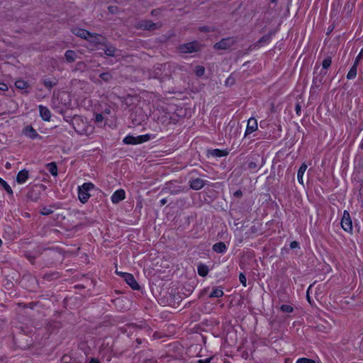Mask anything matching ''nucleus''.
Wrapping results in <instances>:
<instances>
[{"label": "nucleus", "mask_w": 363, "mask_h": 363, "mask_svg": "<svg viewBox=\"0 0 363 363\" xmlns=\"http://www.w3.org/2000/svg\"><path fill=\"white\" fill-rule=\"evenodd\" d=\"M71 124L79 135H89L93 132V127L81 116H74L71 120Z\"/></svg>", "instance_id": "nucleus-1"}, {"label": "nucleus", "mask_w": 363, "mask_h": 363, "mask_svg": "<svg viewBox=\"0 0 363 363\" xmlns=\"http://www.w3.org/2000/svg\"><path fill=\"white\" fill-rule=\"evenodd\" d=\"M95 186L91 182H85L82 185L78 186V198L82 203H85L88 201L91 196L89 191L93 190Z\"/></svg>", "instance_id": "nucleus-2"}, {"label": "nucleus", "mask_w": 363, "mask_h": 363, "mask_svg": "<svg viewBox=\"0 0 363 363\" xmlns=\"http://www.w3.org/2000/svg\"><path fill=\"white\" fill-rule=\"evenodd\" d=\"M167 65L165 64H158L155 65L150 73V78L157 79L163 81L169 77V74L165 72Z\"/></svg>", "instance_id": "nucleus-3"}, {"label": "nucleus", "mask_w": 363, "mask_h": 363, "mask_svg": "<svg viewBox=\"0 0 363 363\" xmlns=\"http://www.w3.org/2000/svg\"><path fill=\"white\" fill-rule=\"evenodd\" d=\"M72 32L75 35L80 37L84 40H88L91 42H95V39H96L99 35L95 33H90L86 29L81 28H74L72 29Z\"/></svg>", "instance_id": "nucleus-4"}, {"label": "nucleus", "mask_w": 363, "mask_h": 363, "mask_svg": "<svg viewBox=\"0 0 363 363\" xmlns=\"http://www.w3.org/2000/svg\"><path fill=\"white\" fill-rule=\"evenodd\" d=\"M200 50V44L197 41L184 43L179 46V50L182 53H192Z\"/></svg>", "instance_id": "nucleus-5"}, {"label": "nucleus", "mask_w": 363, "mask_h": 363, "mask_svg": "<svg viewBox=\"0 0 363 363\" xmlns=\"http://www.w3.org/2000/svg\"><path fill=\"white\" fill-rule=\"evenodd\" d=\"M116 273L123 277L125 281L131 287V289L133 290L140 289V285L132 274L118 271H116Z\"/></svg>", "instance_id": "nucleus-6"}, {"label": "nucleus", "mask_w": 363, "mask_h": 363, "mask_svg": "<svg viewBox=\"0 0 363 363\" xmlns=\"http://www.w3.org/2000/svg\"><path fill=\"white\" fill-rule=\"evenodd\" d=\"M162 24L157 26V23H153L150 20H144L138 22L137 23L136 28L138 29L144 30H154L159 28H160Z\"/></svg>", "instance_id": "nucleus-7"}, {"label": "nucleus", "mask_w": 363, "mask_h": 363, "mask_svg": "<svg viewBox=\"0 0 363 363\" xmlns=\"http://www.w3.org/2000/svg\"><path fill=\"white\" fill-rule=\"evenodd\" d=\"M341 226L346 232H351L352 230V222L350 215L347 211H344L343 216L341 220Z\"/></svg>", "instance_id": "nucleus-8"}, {"label": "nucleus", "mask_w": 363, "mask_h": 363, "mask_svg": "<svg viewBox=\"0 0 363 363\" xmlns=\"http://www.w3.org/2000/svg\"><path fill=\"white\" fill-rule=\"evenodd\" d=\"M189 183L191 189L194 190H200L206 184V181L200 178H196L189 180Z\"/></svg>", "instance_id": "nucleus-9"}, {"label": "nucleus", "mask_w": 363, "mask_h": 363, "mask_svg": "<svg viewBox=\"0 0 363 363\" xmlns=\"http://www.w3.org/2000/svg\"><path fill=\"white\" fill-rule=\"evenodd\" d=\"M125 198V192L123 189L116 190L111 196V200L113 203H118Z\"/></svg>", "instance_id": "nucleus-10"}, {"label": "nucleus", "mask_w": 363, "mask_h": 363, "mask_svg": "<svg viewBox=\"0 0 363 363\" xmlns=\"http://www.w3.org/2000/svg\"><path fill=\"white\" fill-rule=\"evenodd\" d=\"M257 129V122L255 118H250L247 121L245 136L255 132Z\"/></svg>", "instance_id": "nucleus-11"}, {"label": "nucleus", "mask_w": 363, "mask_h": 363, "mask_svg": "<svg viewBox=\"0 0 363 363\" xmlns=\"http://www.w3.org/2000/svg\"><path fill=\"white\" fill-rule=\"evenodd\" d=\"M359 61H360V57L355 58V60H354L352 67L350 68V69L349 70V72L347 74V79H353L356 77L357 66L359 65Z\"/></svg>", "instance_id": "nucleus-12"}, {"label": "nucleus", "mask_w": 363, "mask_h": 363, "mask_svg": "<svg viewBox=\"0 0 363 363\" xmlns=\"http://www.w3.org/2000/svg\"><path fill=\"white\" fill-rule=\"evenodd\" d=\"M38 108L40 116L42 118V119L45 121H50L51 118V112L49 110V108L43 105H39Z\"/></svg>", "instance_id": "nucleus-13"}, {"label": "nucleus", "mask_w": 363, "mask_h": 363, "mask_svg": "<svg viewBox=\"0 0 363 363\" xmlns=\"http://www.w3.org/2000/svg\"><path fill=\"white\" fill-rule=\"evenodd\" d=\"M230 40V38H223L214 45V48L216 50H226L232 45Z\"/></svg>", "instance_id": "nucleus-14"}, {"label": "nucleus", "mask_w": 363, "mask_h": 363, "mask_svg": "<svg viewBox=\"0 0 363 363\" xmlns=\"http://www.w3.org/2000/svg\"><path fill=\"white\" fill-rule=\"evenodd\" d=\"M212 250L216 253L224 254L227 252L228 247L225 242H218L213 245Z\"/></svg>", "instance_id": "nucleus-15"}, {"label": "nucleus", "mask_w": 363, "mask_h": 363, "mask_svg": "<svg viewBox=\"0 0 363 363\" xmlns=\"http://www.w3.org/2000/svg\"><path fill=\"white\" fill-rule=\"evenodd\" d=\"M29 177L28 171L23 169L18 172L16 176V182L18 184H23Z\"/></svg>", "instance_id": "nucleus-16"}, {"label": "nucleus", "mask_w": 363, "mask_h": 363, "mask_svg": "<svg viewBox=\"0 0 363 363\" xmlns=\"http://www.w3.org/2000/svg\"><path fill=\"white\" fill-rule=\"evenodd\" d=\"M228 152L226 150L213 149L208 151V155L214 157H222L227 156Z\"/></svg>", "instance_id": "nucleus-17"}, {"label": "nucleus", "mask_w": 363, "mask_h": 363, "mask_svg": "<svg viewBox=\"0 0 363 363\" xmlns=\"http://www.w3.org/2000/svg\"><path fill=\"white\" fill-rule=\"evenodd\" d=\"M15 86L18 89L24 90L25 93H28V89L30 87V84L28 82L19 79L15 82Z\"/></svg>", "instance_id": "nucleus-18"}, {"label": "nucleus", "mask_w": 363, "mask_h": 363, "mask_svg": "<svg viewBox=\"0 0 363 363\" xmlns=\"http://www.w3.org/2000/svg\"><path fill=\"white\" fill-rule=\"evenodd\" d=\"M42 83L48 89L50 90L58 84V79L56 78H47L44 79Z\"/></svg>", "instance_id": "nucleus-19"}, {"label": "nucleus", "mask_w": 363, "mask_h": 363, "mask_svg": "<svg viewBox=\"0 0 363 363\" xmlns=\"http://www.w3.org/2000/svg\"><path fill=\"white\" fill-rule=\"evenodd\" d=\"M25 135L30 138V139H35L36 138L39 137V135L38 133H37V131L31 126V125H29V126H27L26 128H25Z\"/></svg>", "instance_id": "nucleus-20"}, {"label": "nucleus", "mask_w": 363, "mask_h": 363, "mask_svg": "<svg viewBox=\"0 0 363 363\" xmlns=\"http://www.w3.org/2000/svg\"><path fill=\"white\" fill-rule=\"evenodd\" d=\"M123 142L126 145H138L140 144L138 136L127 135L125 136Z\"/></svg>", "instance_id": "nucleus-21"}, {"label": "nucleus", "mask_w": 363, "mask_h": 363, "mask_svg": "<svg viewBox=\"0 0 363 363\" xmlns=\"http://www.w3.org/2000/svg\"><path fill=\"white\" fill-rule=\"evenodd\" d=\"M77 57V52L72 50H68L65 53V57L66 61L69 63L73 62L75 61Z\"/></svg>", "instance_id": "nucleus-22"}, {"label": "nucleus", "mask_w": 363, "mask_h": 363, "mask_svg": "<svg viewBox=\"0 0 363 363\" xmlns=\"http://www.w3.org/2000/svg\"><path fill=\"white\" fill-rule=\"evenodd\" d=\"M307 169V165L306 163H303L298 170V174H297V178H298V182L301 184H303V174L306 172Z\"/></svg>", "instance_id": "nucleus-23"}, {"label": "nucleus", "mask_w": 363, "mask_h": 363, "mask_svg": "<svg viewBox=\"0 0 363 363\" xmlns=\"http://www.w3.org/2000/svg\"><path fill=\"white\" fill-rule=\"evenodd\" d=\"M197 271L199 276L204 277L208 274L209 269L207 265L200 263L197 266Z\"/></svg>", "instance_id": "nucleus-24"}, {"label": "nucleus", "mask_w": 363, "mask_h": 363, "mask_svg": "<svg viewBox=\"0 0 363 363\" xmlns=\"http://www.w3.org/2000/svg\"><path fill=\"white\" fill-rule=\"evenodd\" d=\"M223 294H224V293H223L222 288L218 287V288L214 289L211 291V293L209 294V297L210 298H220V297H222L223 296Z\"/></svg>", "instance_id": "nucleus-25"}, {"label": "nucleus", "mask_w": 363, "mask_h": 363, "mask_svg": "<svg viewBox=\"0 0 363 363\" xmlns=\"http://www.w3.org/2000/svg\"><path fill=\"white\" fill-rule=\"evenodd\" d=\"M47 169L52 176L56 177L57 175V167L55 162L48 163L47 164Z\"/></svg>", "instance_id": "nucleus-26"}, {"label": "nucleus", "mask_w": 363, "mask_h": 363, "mask_svg": "<svg viewBox=\"0 0 363 363\" xmlns=\"http://www.w3.org/2000/svg\"><path fill=\"white\" fill-rule=\"evenodd\" d=\"M0 184L2 186V187L4 189V190L10 195L13 194V190L11 189V186L9 185V184L4 180L2 178L0 177Z\"/></svg>", "instance_id": "nucleus-27"}, {"label": "nucleus", "mask_w": 363, "mask_h": 363, "mask_svg": "<svg viewBox=\"0 0 363 363\" xmlns=\"http://www.w3.org/2000/svg\"><path fill=\"white\" fill-rule=\"evenodd\" d=\"M99 77L105 82H110L113 79V75L110 72H103Z\"/></svg>", "instance_id": "nucleus-28"}, {"label": "nucleus", "mask_w": 363, "mask_h": 363, "mask_svg": "<svg viewBox=\"0 0 363 363\" xmlns=\"http://www.w3.org/2000/svg\"><path fill=\"white\" fill-rule=\"evenodd\" d=\"M104 52L106 55L114 57L116 55V49L113 46H108L106 48Z\"/></svg>", "instance_id": "nucleus-29"}, {"label": "nucleus", "mask_w": 363, "mask_h": 363, "mask_svg": "<svg viewBox=\"0 0 363 363\" xmlns=\"http://www.w3.org/2000/svg\"><path fill=\"white\" fill-rule=\"evenodd\" d=\"M205 67L203 66H201V65H198L195 68V74L197 76V77H202L204 74H205Z\"/></svg>", "instance_id": "nucleus-30"}, {"label": "nucleus", "mask_w": 363, "mask_h": 363, "mask_svg": "<svg viewBox=\"0 0 363 363\" xmlns=\"http://www.w3.org/2000/svg\"><path fill=\"white\" fill-rule=\"evenodd\" d=\"M272 34L273 33L272 32H269V33L263 35L259 40V43H268L272 39Z\"/></svg>", "instance_id": "nucleus-31"}, {"label": "nucleus", "mask_w": 363, "mask_h": 363, "mask_svg": "<svg viewBox=\"0 0 363 363\" xmlns=\"http://www.w3.org/2000/svg\"><path fill=\"white\" fill-rule=\"evenodd\" d=\"M152 138H153V137H152V135H150V134L138 135L140 144L145 143Z\"/></svg>", "instance_id": "nucleus-32"}, {"label": "nucleus", "mask_w": 363, "mask_h": 363, "mask_svg": "<svg viewBox=\"0 0 363 363\" xmlns=\"http://www.w3.org/2000/svg\"><path fill=\"white\" fill-rule=\"evenodd\" d=\"M280 309L284 313H291L294 311L293 307L287 304L281 305Z\"/></svg>", "instance_id": "nucleus-33"}, {"label": "nucleus", "mask_w": 363, "mask_h": 363, "mask_svg": "<svg viewBox=\"0 0 363 363\" xmlns=\"http://www.w3.org/2000/svg\"><path fill=\"white\" fill-rule=\"evenodd\" d=\"M331 63H332V60L330 57L325 58L322 62L323 68L328 69V67H330Z\"/></svg>", "instance_id": "nucleus-34"}, {"label": "nucleus", "mask_w": 363, "mask_h": 363, "mask_svg": "<svg viewBox=\"0 0 363 363\" xmlns=\"http://www.w3.org/2000/svg\"><path fill=\"white\" fill-rule=\"evenodd\" d=\"M296 363H316L315 360L306 357L298 358Z\"/></svg>", "instance_id": "nucleus-35"}, {"label": "nucleus", "mask_w": 363, "mask_h": 363, "mask_svg": "<svg viewBox=\"0 0 363 363\" xmlns=\"http://www.w3.org/2000/svg\"><path fill=\"white\" fill-rule=\"evenodd\" d=\"M239 281L242 284L243 286H247L246 277H245V274L243 273H242V272L240 273V274H239Z\"/></svg>", "instance_id": "nucleus-36"}, {"label": "nucleus", "mask_w": 363, "mask_h": 363, "mask_svg": "<svg viewBox=\"0 0 363 363\" xmlns=\"http://www.w3.org/2000/svg\"><path fill=\"white\" fill-rule=\"evenodd\" d=\"M52 213V211L47 207H44L42 208L40 213L43 216H49Z\"/></svg>", "instance_id": "nucleus-37"}, {"label": "nucleus", "mask_w": 363, "mask_h": 363, "mask_svg": "<svg viewBox=\"0 0 363 363\" xmlns=\"http://www.w3.org/2000/svg\"><path fill=\"white\" fill-rule=\"evenodd\" d=\"M108 10L111 13H116L118 12V8L115 6H109Z\"/></svg>", "instance_id": "nucleus-38"}, {"label": "nucleus", "mask_w": 363, "mask_h": 363, "mask_svg": "<svg viewBox=\"0 0 363 363\" xmlns=\"http://www.w3.org/2000/svg\"><path fill=\"white\" fill-rule=\"evenodd\" d=\"M295 111H296V113L298 115V116H301V106L300 104V103H296V105H295Z\"/></svg>", "instance_id": "nucleus-39"}, {"label": "nucleus", "mask_w": 363, "mask_h": 363, "mask_svg": "<svg viewBox=\"0 0 363 363\" xmlns=\"http://www.w3.org/2000/svg\"><path fill=\"white\" fill-rule=\"evenodd\" d=\"M57 275V273H52V274H45L43 276V279L47 280H51L54 278V277Z\"/></svg>", "instance_id": "nucleus-40"}, {"label": "nucleus", "mask_w": 363, "mask_h": 363, "mask_svg": "<svg viewBox=\"0 0 363 363\" xmlns=\"http://www.w3.org/2000/svg\"><path fill=\"white\" fill-rule=\"evenodd\" d=\"M95 120L97 123H101L104 120V116L101 113H97L95 116Z\"/></svg>", "instance_id": "nucleus-41"}, {"label": "nucleus", "mask_w": 363, "mask_h": 363, "mask_svg": "<svg viewBox=\"0 0 363 363\" xmlns=\"http://www.w3.org/2000/svg\"><path fill=\"white\" fill-rule=\"evenodd\" d=\"M70 360H71V357L69 355L65 354L62 357V362L63 363H69Z\"/></svg>", "instance_id": "nucleus-42"}, {"label": "nucleus", "mask_w": 363, "mask_h": 363, "mask_svg": "<svg viewBox=\"0 0 363 363\" xmlns=\"http://www.w3.org/2000/svg\"><path fill=\"white\" fill-rule=\"evenodd\" d=\"M242 195H243L242 191L240 189L237 190L233 194V196L237 198H241L242 196Z\"/></svg>", "instance_id": "nucleus-43"}, {"label": "nucleus", "mask_w": 363, "mask_h": 363, "mask_svg": "<svg viewBox=\"0 0 363 363\" xmlns=\"http://www.w3.org/2000/svg\"><path fill=\"white\" fill-rule=\"evenodd\" d=\"M8 86L4 82H0V90L1 91H7L8 90Z\"/></svg>", "instance_id": "nucleus-44"}, {"label": "nucleus", "mask_w": 363, "mask_h": 363, "mask_svg": "<svg viewBox=\"0 0 363 363\" xmlns=\"http://www.w3.org/2000/svg\"><path fill=\"white\" fill-rule=\"evenodd\" d=\"M249 169H254L257 168V164L255 162H250L248 164Z\"/></svg>", "instance_id": "nucleus-45"}, {"label": "nucleus", "mask_w": 363, "mask_h": 363, "mask_svg": "<svg viewBox=\"0 0 363 363\" xmlns=\"http://www.w3.org/2000/svg\"><path fill=\"white\" fill-rule=\"evenodd\" d=\"M299 246V243L296 241H292L291 243H290V247L291 249H294V248H296V247H298Z\"/></svg>", "instance_id": "nucleus-46"}, {"label": "nucleus", "mask_w": 363, "mask_h": 363, "mask_svg": "<svg viewBox=\"0 0 363 363\" xmlns=\"http://www.w3.org/2000/svg\"><path fill=\"white\" fill-rule=\"evenodd\" d=\"M212 359V357H208L205 359H199L198 363H210Z\"/></svg>", "instance_id": "nucleus-47"}, {"label": "nucleus", "mask_w": 363, "mask_h": 363, "mask_svg": "<svg viewBox=\"0 0 363 363\" xmlns=\"http://www.w3.org/2000/svg\"><path fill=\"white\" fill-rule=\"evenodd\" d=\"M250 231L251 233H256L257 232V227L256 225H252L250 228Z\"/></svg>", "instance_id": "nucleus-48"}, {"label": "nucleus", "mask_w": 363, "mask_h": 363, "mask_svg": "<svg viewBox=\"0 0 363 363\" xmlns=\"http://www.w3.org/2000/svg\"><path fill=\"white\" fill-rule=\"evenodd\" d=\"M199 30L201 31H203V32H209L210 31V29L207 26H202V27H200Z\"/></svg>", "instance_id": "nucleus-49"}, {"label": "nucleus", "mask_w": 363, "mask_h": 363, "mask_svg": "<svg viewBox=\"0 0 363 363\" xmlns=\"http://www.w3.org/2000/svg\"><path fill=\"white\" fill-rule=\"evenodd\" d=\"M89 363H101L99 359L97 358H91L89 361Z\"/></svg>", "instance_id": "nucleus-50"}, {"label": "nucleus", "mask_w": 363, "mask_h": 363, "mask_svg": "<svg viewBox=\"0 0 363 363\" xmlns=\"http://www.w3.org/2000/svg\"><path fill=\"white\" fill-rule=\"evenodd\" d=\"M225 84H233V79H231V77H228L226 81H225Z\"/></svg>", "instance_id": "nucleus-51"}, {"label": "nucleus", "mask_w": 363, "mask_h": 363, "mask_svg": "<svg viewBox=\"0 0 363 363\" xmlns=\"http://www.w3.org/2000/svg\"><path fill=\"white\" fill-rule=\"evenodd\" d=\"M167 202V199H162L160 200V205L163 206V205L166 204Z\"/></svg>", "instance_id": "nucleus-52"}, {"label": "nucleus", "mask_w": 363, "mask_h": 363, "mask_svg": "<svg viewBox=\"0 0 363 363\" xmlns=\"http://www.w3.org/2000/svg\"><path fill=\"white\" fill-rule=\"evenodd\" d=\"M158 13V11L156 10V9H154L151 11V15L152 16H156L157 14Z\"/></svg>", "instance_id": "nucleus-53"}, {"label": "nucleus", "mask_w": 363, "mask_h": 363, "mask_svg": "<svg viewBox=\"0 0 363 363\" xmlns=\"http://www.w3.org/2000/svg\"><path fill=\"white\" fill-rule=\"evenodd\" d=\"M362 55H363V48L361 49L360 52L358 54V55L356 57H360V60H361Z\"/></svg>", "instance_id": "nucleus-54"}, {"label": "nucleus", "mask_w": 363, "mask_h": 363, "mask_svg": "<svg viewBox=\"0 0 363 363\" xmlns=\"http://www.w3.org/2000/svg\"><path fill=\"white\" fill-rule=\"evenodd\" d=\"M136 341H137V342L138 344H141L142 343V340L141 339H137Z\"/></svg>", "instance_id": "nucleus-55"}, {"label": "nucleus", "mask_w": 363, "mask_h": 363, "mask_svg": "<svg viewBox=\"0 0 363 363\" xmlns=\"http://www.w3.org/2000/svg\"><path fill=\"white\" fill-rule=\"evenodd\" d=\"M271 2L274 3V4H277V0H271Z\"/></svg>", "instance_id": "nucleus-56"}, {"label": "nucleus", "mask_w": 363, "mask_h": 363, "mask_svg": "<svg viewBox=\"0 0 363 363\" xmlns=\"http://www.w3.org/2000/svg\"><path fill=\"white\" fill-rule=\"evenodd\" d=\"M307 299L309 302H311V298H310V296L308 295H307Z\"/></svg>", "instance_id": "nucleus-57"}, {"label": "nucleus", "mask_w": 363, "mask_h": 363, "mask_svg": "<svg viewBox=\"0 0 363 363\" xmlns=\"http://www.w3.org/2000/svg\"><path fill=\"white\" fill-rule=\"evenodd\" d=\"M96 83L99 84H101V81H97Z\"/></svg>", "instance_id": "nucleus-58"}, {"label": "nucleus", "mask_w": 363, "mask_h": 363, "mask_svg": "<svg viewBox=\"0 0 363 363\" xmlns=\"http://www.w3.org/2000/svg\"><path fill=\"white\" fill-rule=\"evenodd\" d=\"M2 245V240L0 239V247Z\"/></svg>", "instance_id": "nucleus-59"}, {"label": "nucleus", "mask_w": 363, "mask_h": 363, "mask_svg": "<svg viewBox=\"0 0 363 363\" xmlns=\"http://www.w3.org/2000/svg\"><path fill=\"white\" fill-rule=\"evenodd\" d=\"M361 148L363 149V143L361 144Z\"/></svg>", "instance_id": "nucleus-60"}]
</instances>
